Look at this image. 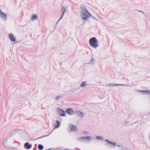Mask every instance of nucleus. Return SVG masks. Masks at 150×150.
Returning <instances> with one entry per match:
<instances>
[{
    "instance_id": "nucleus-19",
    "label": "nucleus",
    "mask_w": 150,
    "mask_h": 150,
    "mask_svg": "<svg viewBox=\"0 0 150 150\" xmlns=\"http://www.w3.org/2000/svg\"><path fill=\"white\" fill-rule=\"evenodd\" d=\"M61 95L57 96L55 97V99L56 100H58L61 98Z\"/></svg>"
},
{
    "instance_id": "nucleus-11",
    "label": "nucleus",
    "mask_w": 150,
    "mask_h": 150,
    "mask_svg": "<svg viewBox=\"0 0 150 150\" xmlns=\"http://www.w3.org/2000/svg\"><path fill=\"white\" fill-rule=\"evenodd\" d=\"M87 85V82L86 81H84L81 83L80 86L81 88H84Z\"/></svg>"
},
{
    "instance_id": "nucleus-20",
    "label": "nucleus",
    "mask_w": 150,
    "mask_h": 150,
    "mask_svg": "<svg viewBox=\"0 0 150 150\" xmlns=\"http://www.w3.org/2000/svg\"><path fill=\"white\" fill-rule=\"evenodd\" d=\"M110 144H111L113 145L114 146H115L116 144V143L114 142H111V143H110Z\"/></svg>"
},
{
    "instance_id": "nucleus-27",
    "label": "nucleus",
    "mask_w": 150,
    "mask_h": 150,
    "mask_svg": "<svg viewBox=\"0 0 150 150\" xmlns=\"http://www.w3.org/2000/svg\"><path fill=\"white\" fill-rule=\"evenodd\" d=\"M91 61H93V58H92V59H91Z\"/></svg>"
},
{
    "instance_id": "nucleus-8",
    "label": "nucleus",
    "mask_w": 150,
    "mask_h": 150,
    "mask_svg": "<svg viewBox=\"0 0 150 150\" xmlns=\"http://www.w3.org/2000/svg\"><path fill=\"white\" fill-rule=\"evenodd\" d=\"M8 37L11 41L14 42L16 41V39L14 37L12 33H9L8 35Z\"/></svg>"
},
{
    "instance_id": "nucleus-14",
    "label": "nucleus",
    "mask_w": 150,
    "mask_h": 150,
    "mask_svg": "<svg viewBox=\"0 0 150 150\" xmlns=\"http://www.w3.org/2000/svg\"><path fill=\"white\" fill-rule=\"evenodd\" d=\"M57 123V125L54 124V126L56 128H58L60 126V122L58 120H56Z\"/></svg>"
},
{
    "instance_id": "nucleus-28",
    "label": "nucleus",
    "mask_w": 150,
    "mask_h": 150,
    "mask_svg": "<svg viewBox=\"0 0 150 150\" xmlns=\"http://www.w3.org/2000/svg\"><path fill=\"white\" fill-rule=\"evenodd\" d=\"M51 133V132L50 133H49V134H50Z\"/></svg>"
},
{
    "instance_id": "nucleus-17",
    "label": "nucleus",
    "mask_w": 150,
    "mask_h": 150,
    "mask_svg": "<svg viewBox=\"0 0 150 150\" xmlns=\"http://www.w3.org/2000/svg\"><path fill=\"white\" fill-rule=\"evenodd\" d=\"M96 138L97 139L100 140H103V137L100 136H96Z\"/></svg>"
},
{
    "instance_id": "nucleus-24",
    "label": "nucleus",
    "mask_w": 150,
    "mask_h": 150,
    "mask_svg": "<svg viewBox=\"0 0 150 150\" xmlns=\"http://www.w3.org/2000/svg\"><path fill=\"white\" fill-rule=\"evenodd\" d=\"M6 143V142H5V141H4V143H3V145L5 146V144Z\"/></svg>"
},
{
    "instance_id": "nucleus-16",
    "label": "nucleus",
    "mask_w": 150,
    "mask_h": 150,
    "mask_svg": "<svg viewBox=\"0 0 150 150\" xmlns=\"http://www.w3.org/2000/svg\"><path fill=\"white\" fill-rule=\"evenodd\" d=\"M138 91L141 92H144L146 93H149L150 92V90H147V91Z\"/></svg>"
},
{
    "instance_id": "nucleus-22",
    "label": "nucleus",
    "mask_w": 150,
    "mask_h": 150,
    "mask_svg": "<svg viewBox=\"0 0 150 150\" xmlns=\"http://www.w3.org/2000/svg\"><path fill=\"white\" fill-rule=\"evenodd\" d=\"M128 122H129L128 121H127V120H125L124 122V123H125V124H126L127 123H128Z\"/></svg>"
},
{
    "instance_id": "nucleus-2",
    "label": "nucleus",
    "mask_w": 150,
    "mask_h": 150,
    "mask_svg": "<svg viewBox=\"0 0 150 150\" xmlns=\"http://www.w3.org/2000/svg\"><path fill=\"white\" fill-rule=\"evenodd\" d=\"M89 43L91 46L95 48L98 46L97 40L95 37L91 38L89 40Z\"/></svg>"
},
{
    "instance_id": "nucleus-1",
    "label": "nucleus",
    "mask_w": 150,
    "mask_h": 150,
    "mask_svg": "<svg viewBox=\"0 0 150 150\" xmlns=\"http://www.w3.org/2000/svg\"><path fill=\"white\" fill-rule=\"evenodd\" d=\"M81 8V11L80 14L82 19L83 21L87 20L89 17L91 16V14L84 6H82Z\"/></svg>"
},
{
    "instance_id": "nucleus-13",
    "label": "nucleus",
    "mask_w": 150,
    "mask_h": 150,
    "mask_svg": "<svg viewBox=\"0 0 150 150\" xmlns=\"http://www.w3.org/2000/svg\"><path fill=\"white\" fill-rule=\"evenodd\" d=\"M24 146L26 148L28 149H30L32 147V145L31 144H29L28 142L25 143L24 144Z\"/></svg>"
},
{
    "instance_id": "nucleus-4",
    "label": "nucleus",
    "mask_w": 150,
    "mask_h": 150,
    "mask_svg": "<svg viewBox=\"0 0 150 150\" xmlns=\"http://www.w3.org/2000/svg\"><path fill=\"white\" fill-rule=\"evenodd\" d=\"M74 114L78 116L79 117H83L85 115V114L84 113L77 110L74 111Z\"/></svg>"
},
{
    "instance_id": "nucleus-6",
    "label": "nucleus",
    "mask_w": 150,
    "mask_h": 150,
    "mask_svg": "<svg viewBox=\"0 0 150 150\" xmlns=\"http://www.w3.org/2000/svg\"><path fill=\"white\" fill-rule=\"evenodd\" d=\"M57 110L60 115L62 116H64L65 115L66 113L63 110L59 108H58L57 109Z\"/></svg>"
},
{
    "instance_id": "nucleus-5",
    "label": "nucleus",
    "mask_w": 150,
    "mask_h": 150,
    "mask_svg": "<svg viewBox=\"0 0 150 150\" xmlns=\"http://www.w3.org/2000/svg\"><path fill=\"white\" fill-rule=\"evenodd\" d=\"M68 127L71 129V132L74 131L76 129V127L71 124H69Z\"/></svg>"
},
{
    "instance_id": "nucleus-10",
    "label": "nucleus",
    "mask_w": 150,
    "mask_h": 150,
    "mask_svg": "<svg viewBox=\"0 0 150 150\" xmlns=\"http://www.w3.org/2000/svg\"><path fill=\"white\" fill-rule=\"evenodd\" d=\"M62 11L63 14L62 15V16L59 19V21L57 22V23H58V22L62 19V18L64 14L65 13L66 11V8L65 7V6H63L62 8Z\"/></svg>"
},
{
    "instance_id": "nucleus-15",
    "label": "nucleus",
    "mask_w": 150,
    "mask_h": 150,
    "mask_svg": "<svg viewBox=\"0 0 150 150\" xmlns=\"http://www.w3.org/2000/svg\"><path fill=\"white\" fill-rule=\"evenodd\" d=\"M31 20L34 21L36 20L37 19V16L35 14H33V15L32 17L31 18Z\"/></svg>"
},
{
    "instance_id": "nucleus-31",
    "label": "nucleus",
    "mask_w": 150,
    "mask_h": 150,
    "mask_svg": "<svg viewBox=\"0 0 150 150\" xmlns=\"http://www.w3.org/2000/svg\"><path fill=\"white\" fill-rule=\"evenodd\" d=\"M149 94H150V93H149Z\"/></svg>"
},
{
    "instance_id": "nucleus-12",
    "label": "nucleus",
    "mask_w": 150,
    "mask_h": 150,
    "mask_svg": "<svg viewBox=\"0 0 150 150\" xmlns=\"http://www.w3.org/2000/svg\"><path fill=\"white\" fill-rule=\"evenodd\" d=\"M107 86H108L110 87V86H125V84L123 85V84H112V83H110V84L107 85Z\"/></svg>"
},
{
    "instance_id": "nucleus-7",
    "label": "nucleus",
    "mask_w": 150,
    "mask_h": 150,
    "mask_svg": "<svg viewBox=\"0 0 150 150\" xmlns=\"http://www.w3.org/2000/svg\"><path fill=\"white\" fill-rule=\"evenodd\" d=\"M0 16L2 18L4 21H6L7 20V16L6 14L4 12H2L0 14Z\"/></svg>"
},
{
    "instance_id": "nucleus-26",
    "label": "nucleus",
    "mask_w": 150,
    "mask_h": 150,
    "mask_svg": "<svg viewBox=\"0 0 150 150\" xmlns=\"http://www.w3.org/2000/svg\"><path fill=\"white\" fill-rule=\"evenodd\" d=\"M117 146H119V147H121V146H120V145H118V144H117Z\"/></svg>"
},
{
    "instance_id": "nucleus-21",
    "label": "nucleus",
    "mask_w": 150,
    "mask_h": 150,
    "mask_svg": "<svg viewBox=\"0 0 150 150\" xmlns=\"http://www.w3.org/2000/svg\"><path fill=\"white\" fill-rule=\"evenodd\" d=\"M92 18L93 19H95L97 21H98V20L96 18H95L94 17L92 16Z\"/></svg>"
},
{
    "instance_id": "nucleus-29",
    "label": "nucleus",
    "mask_w": 150,
    "mask_h": 150,
    "mask_svg": "<svg viewBox=\"0 0 150 150\" xmlns=\"http://www.w3.org/2000/svg\"><path fill=\"white\" fill-rule=\"evenodd\" d=\"M48 135H49V134H48V135H47V136H48Z\"/></svg>"
},
{
    "instance_id": "nucleus-18",
    "label": "nucleus",
    "mask_w": 150,
    "mask_h": 150,
    "mask_svg": "<svg viewBox=\"0 0 150 150\" xmlns=\"http://www.w3.org/2000/svg\"><path fill=\"white\" fill-rule=\"evenodd\" d=\"M38 148L39 149L42 150L43 149V146L41 144H39L38 145Z\"/></svg>"
},
{
    "instance_id": "nucleus-23",
    "label": "nucleus",
    "mask_w": 150,
    "mask_h": 150,
    "mask_svg": "<svg viewBox=\"0 0 150 150\" xmlns=\"http://www.w3.org/2000/svg\"><path fill=\"white\" fill-rule=\"evenodd\" d=\"M105 141L106 142H108L109 143H111V141H110L109 140L106 139V140Z\"/></svg>"
},
{
    "instance_id": "nucleus-30",
    "label": "nucleus",
    "mask_w": 150,
    "mask_h": 150,
    "mask_svg": "<svg viewBox=\"0 0 150 150\" xmlns=\"http://www.w3.org/2000/svg\"><path fill=\"white\" fill-rule=\"evenodd\" d=\"M48 135H49V134H48V135H47V136H48Z\"/></svg>"
},
{
    "instance_id": "nucleus-25",
    "label": "nucleus",
    "mask_w": 150,
    "mask_h": 150,
    "mask_svg": "<svg viewBox=\"0 0 150 150\" xmlns=\"http://www.w3.org/2000/svg\"><path fill=\"white\" fill-rule=\"evenodd\" d=\"M139 11L140 12H142V13H143V14H144V12H142V11Z\"/></svg>"
},
{
    "instance_id": "nucleus-3",
    "label": "nucleus",
    "mask_w": 150,
    "mask_h": 150,
    "mask_svg": "<svg viewBox=\"0 0 150 150\" xmlns=\"http://www.w3.org/2000/svg\"><path fill=\"white\" fill-rule=\"evenodd\" d=\"M79 141L81 142L82 141L84 140L85 141H90L91 140V138L90 136H87L86 137H81L78 138Z\"/></svg>"
},
{
    "instance_id": "nucleus-9",
    "label": "nucleus",
    "mask_w": 150,
    "mask_h": 150,
    "mask_svg": "<svg viewBox=\"0 0 150 150\" xmlns=\"http://www.w3.org/2000/svg\"><path fill=\"white\" fill-rule=\"evenodd\" d=\"M66 112L68 114L70 115H72L74 114V112L70 108L67 109V110Z\"/></svg>"
}]
</instances>
